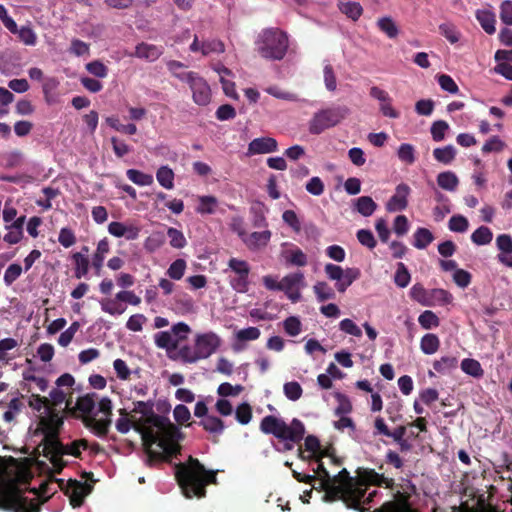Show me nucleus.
Returning <instances> with one entry per match:
<instances>
[{
	"instance_id": "38",
	"label": "nucleus",
	"mask_w": 512,
	"mask_h": 512,
	"mask_svg": "<svg viewBox=\"0 0 512 512\" xmlns=\"http://www.w3.org/2000/svg\"><path fill=\"white\" fill-rule=\"evenodd\" d=\"M421 283H415L410 289V297L423 306H431L430 294Z\"/></svg>"
},
{
	"instance_id": "33",
	"label": "nucleus",
	"mask_w": 512,
	"mask_h": 512,
	"mask_svg": "<svg viewBox=\"0 0 512 512\" xmlns=\"http://www.w3.org/2000/svg\"><path fill=\"white\" fill-rule=\"evenodd\" d=\"M59 86V81L56 77H45L42 83V91L44 99L47 104L51 105L57 102L55 91Z\"/></svg>"
},
{
	"instance_id": "28",
	"label": "nucleus",
	"mask_w": 512,
	"mask_h": 512,
	"mask_svg": "<svg viewBox=\"0 0 512 512\" xmlns=\"http://www.w3.org/2000/svg\"><path fill=\"white\" fill-rule=\"evenodd\" d=\"M437 184L446 191L454 192L459 185V179L455 172L446 170L438 173Z\"/></svg>"
},
{
	"instance_id": "61",
	"label": "nucleus",
	"mask_w": 512,
	"mask_h": 512,
	"mask_svg": "<svg viewBox=\"0 0 512 512\" xmlns=\"http://www.w3.org/2000/svg\"><path fill=\"white\" fill-rule=\"evenodd\" d=\"M340 11L347 17L356 21L362 14V7L358 2H345L339 5Z\"/></svg>"
},
{
	"instance_id": "10",
	"label": "nucleus",
	"mask_w": 512,
	"mask_h": 512,
	"mask_svg": "<svg viewBox=\"0 0 512 512\" xmlns=\"http://www.w3.org/2000/svg\"><path fill=\"white\" fill-rule=\"evenodd\" d=\"M62 425V415L55 409L45 408V413L40 416L37 427V431L43 435L44 450L46 445H51L58 439Z\"/></svg>"
},
{
	"instance_id": "58",
	"label": "nucleus",
	"mask_w": 512,
	"mask_h": 512,
	"mask_svg": "<svg viewBox=\"0 0 512 512\" xmlns=\"http://www.w3.org/2000/svg\"><path fill=\"white\" fill-rule=\"evenodd\" d=\"M468 227L469 222L467 218L460 214L453 215L448 222V228L451 232L465 233Z\"/></svg>"
},
{
	"instance_id": "25",
	"label": "nucleus",
	"mask_w": 512,
	"mask_h": 512,
	"mask_svg": "<svg viewBox=\"0 0 512 512\" xmlns=\"http://www.w3.org/2000/svg\"><path fill=\"white\" fill-rule=\"evenodd\" d=\"M260 337V330L257 327H247L235 333V342L233 350L240 352L245 348L244 343L248 341H255Z\"/></svg>"
},
{
	"instance_id": "26",
	"label": "nucleus",
	"mask_w": 512,
	"mask_h": 512,
	"mask_svg": "<svg viewBox=\"0 0 512 512\" xmlns=\"http://www.w3.org/2000/svg\"><path fill=\"white\" fill-rule=\"evenodd\" d=\"M281 257L286 265L305 267L308 263L307 255L296 246H292L290 249L283 250L281 252Z\"/></svg>"
},
{
	"instance_id": "39",
	"label": "nucleus",
	"mask_w": 512,
	"mask_h": 512,
	"mask_svg": "<svg viewBox=\"0 0 512 512\" xmlns=\"http://www.w3.org/2000/svg\"><path fill=\"white\" fill-rule=\"evenodd\" d=\"M200 425L203 426L207 432L217 435L222 434L225 429L224 422L214 415L206 416V418L200 421Z\"/></svg>"
},
{
	"instance_id": "11",
	"label": "nucleus",
	"mask_w": 512,
	"mask_h": 512,
	"mask_svg": "<svg viewBox=\"0 0 512 512\" xmlns=\"http://www.w3.org/2000/svg\"><path fill=\"white\" fill-rule=\"evenodd\" d=\"M327 277L335 281L338 292H345L347 288L360 276L359 268H342L338 264H327L324 267Z\"/></svg>"
},
{
	"instance_id": "52",
	"label": "nucleus",
	"mask_w": 512,
	"mask_h": 512,
	"mask_svg": "<svg viewBox=\"0 0 512 512\" xmlns=\"http://www.w3.org/2000/svg\"><path fill=\"white\" fill-rule=\"evenodd\" d=\"M283 394L290 401H297L303 395V388L298 381H288L283 384Z\"/></svg>"
},
{
	"instance_id": "1",
	"label": "nucleus",
	"mask_w": 512,
	"mask_h": 512,
	"mask_svg": "<svg viewBox=\"0 0 512 512\" xmlns=\"http://www.w3.org/2000/svg\"><path fill=\"white\" fill-rule=\"evenodd\" d=\"M133 404V411L143 417L137 430L145 447L146 464L152 467L159 462H169L179 452L180 430L169 419L154 413L153 401H136Z\"/></svg>"
},
{
	"instance_id": "53",
	"label": "nucleus",
	"mask_w": 512,
	"mask_h": 512,
	"mask_svg": "<svg viewBox=\"0 0 512 512\" xmlns=\"http://www.w3.org/2000/svg\"><path fill=\"white\" fill-rule=\"evenodd\" d=\"M167 237L169 238L170 246L174 249H183L187 246L185 235L178 229L169 227L167 229Z\"/></svg>"
},
{
	"instance_id": "60",
	"label": "nucleus",
	"mask_w": 512,
	"mask_h": 512,
	"mask_svg": "<svg viewBox=\"0 0 512 512\" xmlns=\"http://www.w3.org/2000/svg\"><path fill=\"white\" fill-rule=\"evenodd\" d=\"M23 404L18 397H14L8 403L7 409L3 414V419L6 422H12L21 412Z\"/></svg>"
},
{
	"instance_id": "9",
	"label": "nucleus",
	"mask_w": 512,
	"mask_h": 512,
	"mask_svg": "<svg viewBox=\"0 0 512 512\" xmlns=\"http://www.w3.org/2000/svg\"><path fill=\"white\" fill-rule=\"evenodd\" d=\"M112 409L113 403L111 398L105 396L99 401V413L103 414V417L97 418V413L86 417L84 425L89 428L99 438H105L109 432L112 424Z\"/></svg>"
},
{
	"instance_id": "62",
	"label": "nucleus",
	"mask_w": 512,
	"mask_h": 512,
	"mask_svg": "<svg viewBox=\"0 0 512 512\" xmlns=\"http://www.w3.org/2000/svg\"><path fill=\"white\" fill-rule=\"evenodd\" d=\"M449 130V124L446 121L438 120L432 123L430 132L435 142H441L445 139V135Z\"/></svg>"
},
{
	"instance_id": "14",
	"label": "nucleus",
	"mask_w": 512,
	"mask_h": 512,
	"mask_svg": "<svg viewBox=\"0 0 512 512\" xmlns=\"http://www.w3.org/2000/svg\"><path fill=\"white\" fill-rule=\"evenodd\" d=\"M306 286L305 275L301 271L292 272L281 278V290L292 303L302 299V289Z\"/></svg>"
},
{
	"instance_id": "48",
	"label": "nucleus",
	"mask_w": 512,
	"mask_h": 512,
	"mask_svg": "<svg viewBox=\"0 0 512 512\" xmlns=\"http://www.w3.org/2000/svg\"><path fill=\"white\" fill-rule=\"evenodd\" d=\"M460 368L464 373L475 378L482 377L484 373L480 362L474 359H463Z\"/></svg>"
},
{
	"instance_id": "3",
	"label": "nucleus",
	"mask_w": 512,
	"mask_h": 512,
	"mask_svg": "<svg viewBox=\"0 0 512 512\" xmlns=\"http://www.w3.org/2000/svg\"><path fill=\"white\" fill-rule=\"evenodd\" d=\"M259 428L262 433L272 435L281 442L280 447L274 446L278 452L293 450L306 434V427L298 418H294L290 423H287L280 417L267 415L262 418Z\"/></svg>"
},
{
	"instance_id": "2",
	"label": "nucleus",
	"mask_w": 512,
	"mask_h": 512,
	"mask_svg": "<svg viewBox=\"0 0 512 512\" xmlns=\"http://www.w3.org/2000/svg\"><path fill=\"white\" fill-rule=\"evenodd\" d=\"M320 488L325 491L323 500L332 502L342 500L347 507L359 508L365 498V485H388V479L371 468H358L357 477H352L346 468L331 476L323 463L316 469Z\"/></svg>"
},
{
	"instance_id": "18",
	"label": "nucleus",
	"mask_w": 512,
	"mask_h": 512,
	"mask_svg": "<svg viewBox=\"0 0 512 512\" xmlns=\"http://www.w3.org/2000/svg\"><path fill=\"white\" fill-rule=\"evenodd\" d=\"M369 95L379 102V110L385 117L397 119L400 117L399 111H396L391 104V96L378 86H372L369 89Z\"/></svg>"
},
{
	"instance_id": "57",
	"label": "nucleus",
	"mask_w": 512,
	"mask_h": 512,
	"mask_svg": "<svg viewBox=\"0 0 512 512\" xmlns=\"http://www.w3.org/2000/svg\"><path fill=\"white\" fill-rule=\"evenodd\" d=\"M418 322L423 329L430 330L438 327L440 320L438 316L431 310H426L420 314Z\"/></svg>"
},
{
	"instance_id": "4",
	"label": "nucleus",
	"mask_w": 512,
	"mask_h": 512,
	"mask_svg": "<svg viewBox=\"0 0 512 512\" xmlns=\"http://www.w3.org/2000/svg\"><path fill=\"white\" fill-rule=\"evenodd\" d=\"M215 470H206L197 459L190 458L187 464H181L176 470V478L184 496L203 497L206 485L217 481Z\"/></svg>"
},
{
	"instance_id": "40",
	"label": "nucleus",
	"mask_w": 512,
	"mask_h": 512,
	"mask_svg": "<svg viewBox=\"0 0 512 512\" xmlns=\"http://www.w3.org/2000/svg\"><path fill=\"white\" fill-rule=\"evenodd\" d=\"M74 264V276L83 278L89 272V259L83 253H74L72 255Z\"/></svg>"
},
{
	"instance_id": "37",
	"label": "nucleus",
	"mask_w": 512,
	"mask_h": 512,
	"mask_svg": "<svg viewBox=\"0 0 512 512\" xmlns=\"http://www.w3.org/2000/svg\"><path fill=\"white\" fill-rule=\"evenodd\" d=\"M470 239L477 246H485L493 241V232L486 226H480L471 234Z\"/></svg>"
},
{
	"instance_id": "63",
	"label": "nucleus",
	"mask_w": 512,
	"mask_h": 512,
	"mask_svg": "<svg viewBox=\"0 0 512 512\" xmlns=\"http://www.w3.org/2000/svg\"><path fill=\"white\" fill-rule=\"evenodd\" d=\"M235 418L242 425H247L252 418L251 406L247 402L239 404L235 410Z\"/></svg>"
},
{
	"instance_id": "8",
	"label": "nucleus",
	"mask_w": 512,
	"mask_h": 512,
	"mask_svg": "<svg viewBox=\"0 0 512 512\" xmlns=\"http://www.w3.org/2000/svg\"><path fill=\"white\" fill-rule=\"evenodd\" d=\"M87 450V442L82 440H75L70 444H63L57 439L51 445H46V455L49 456L52 466L60 471L65 463L63 462L64 456H71L79 458L82 451Z\"/></svg>"
},
{
	"instance_id": "27",
	"label": "nucleus",
	"mask_w": 512,
	"mask_h": 512,
	"mask_svg": "<svg viewBox=\"0 0 512 512\" xmlns=\"http://www.w3.org/2000/svg\"><path fill=\"white\" fill-rule=\"evenodd\" d=\"M475 17L486 34H495V13L493 11L478 9L475 12Z\"/></svg>"
},
{
	"instance_id": "49",
	"label": "nucleus",
	"mask_w": 512,
	"mask_h": 512,
	"mask_svg": "<svg viewBox=\"0 0 512 512\" xmlns=\"http://www.w3.org/2000/svg\"><path fill=\"white\" fill-rule=\"evenodd\" d=\"M313 289L319 302H324L335 297L333 288L325 281H318Z\"/></svg>"
},
{
	"instance_id": "35",
	"label": "nucleus",
	"mask_w": 512,
	"mask_h": 512,
	"mask_svg": "<svg viewBox=\"0 0 512 512\" xmlns=\"http://www.w3.org/2000/svg\"><path fill=\"white\" fill-rule=\"evenodd\" d=\"M434 241V235L427 229L420 227L414 233L413 245L416 249L424 250Z\"/></svg>"
},
{
	"instance_id": "5",
	"label": "nucleus",
	"mask_w": 512,
	"mask_h": 512,
	"mask_svg": "<svg viewBox=\"0 0 512 512\" xmlns=\"http://www.w3.org/2000/svg\"><path fill=\"white\" fill-rule=\"evenodd\" d=\"M222 346L221 337L213 332L199 333L195 337L194 347L184 345L178 350V357L184 363H198L209 359Z\"/></svg>"
},
{
	"instance_id": "55",
	"label": "nucleus",
	"mask_w": 512,
	"mask_h": 512,
	"mask_svg": "<svg viewBox=\"0 0 512 512\" xmlns=\"http://www.w3.org/2000/svg\"><path fill=\"white\" fill-rule=\"evenodd\" d=\"M165 242L164 235L161 232H154L150 236H148L144 241V249L146 252L154 253Z\"/></svg>"
},
{
	"instance_id": "36",
	"label": "nucleus",
	"mask_w": 512,
	"mask_h": 512,
	"mask_svg": "<svg viewBox=\"0 0 512 512\" xmlns=\"http://www.w3.org/2000/svg\"><path fill=\"white\" fill-rule=\"evenodd\" d=\"M433 157L443 165H450L456 157V149L452 145L436 148L433 151Z\"/></svg>"
},
{
	"instance_id": "16",
	"label": "nucleus",
	"mask_w": 512,
	"mask_h": 512,
	"mask_svg": "<svg viewBox=\"0 0 512 512\" xmlns=\"http://www.w3.org/2000/svg\"><path fill=\"white\" fill-rule=\"evenodd\" d=\"M7 507L13 512H39V504L33 500L28 499L19 492H11L5 498Z\"/></svg>"
},
{
	"instance_id": "59",
	"label": "nucleus",
	"mask_w": 512,
	"mask_h": 512,
	"mask_svg": "<svg viewBox=\"0 0 512 512\" xmlns=\"http://www.w3.org/2000/svg\"><path fill=\"white\" fill-rule=\"evenodd\" d=\"M323 76L326 89L334 92L337 89V79L334 68L329 62L324 63Z\"/></svg>"
},
{
	"instance_id": "20",
	"label": "nucleus",
	"mask_w": 512,
	"mask_h": 512,
	"mask_svg": "<svg viewBox=\"0 0 512 512\" xmlns=\"http://www.w3.org/2000/svg\"><path fill=\"white\" fill-rule=\"evenodd\" d=\"M278 150L277 141L271 137H260L253 139L248 144L247 156L264 155L274 153Z\"/></svg>"
},
{
	"instance_id": "24",
	"label": "nucleus",
	"mask_w": 512,
	"mask_h": 512,
	"mask_svg": "<svg viewBox=\"0 0 512 512\" xmlns=\"http://www.w3.org/2000/svg\"><path fill=\"white\" fill-rule=\"evenodd\" d=\"M99 394L96 392L86 393L80 396L76 401V408L79 412L86 415L95 414V410L99 411Z\"/></svg>"
},
{
	"instance_id": "41",
	"label": "nucleus",
	"mask_w": 512,
	"mask_h": 512,
	"mask_svg": "<svg viewBox=\"0 0 512 512\" xmlns=\"http://www.w3.org/2000/svg\"><path fill=\"white\" fill-rule=\"evenodd\" d=\"M411 282V273L404 262L396 264V272H394V284L399 288L407 287Z\"/></svg>"
},
{
	"instance_id": "7",
	"label": "nucleus",
	"mask_w": 512,
	"mask_h": 512,
	"mask_svg": "<svg viewBox=\"0 0 512 512\" xmlns=\"http://www.w3.org/2000/svg\"><path fill=\"white\" fill-rule=\"evenodd\" d=\"M351 111L346 105H334L316 111L308 123V130L312 135H320L328 129L334 128L345 120Z\"/></svg>"
},
{
	"instance_id": "19",
	"label": "nucleus",
	"mask_w": 512,
	"mask_h": 512,
	"mask_svg": "<svg viewBox=\"0 0 512 512\" xmlns=\"http://www.w3.org/2000/svg\"><path fill=\"white\" fill-rule=\"evenodd\" d=\"M91 491V485L76 480H70L66 493L69 496L70 504L73 507H79L83 504L86 495H89Z\"/></svg>"
},
{
	"instance_id": "46",
	"label": "nucleus",
	"mask_w": 512,
	"mask_h": 512,
	"mask_svg": "<svg viewBox=\"0 0 512 512\" xmlns=\"http://www.w3.org/2000/svg\"><path fill=\"white\" fill-rule=\"evenodd\" d=\"M225 52V45L219 39H211L202 42L201 54L203 56H209L211 54H222Z\"/></svg>"
},
{
	"instance_id": "31",
	"label": "nucleus",
	"mask_w": 512,
	"mask_h": 512,
	"mask_svg": "<svg viewBox=\"0 0 512 512\" xmlns=\"http://www.w3.org/2000/svg\"><path fill=\"white\" fill-rule=\"evenodd\" d=\"M199 204L196 207L197 213L201 215H211L214 214L219 205V201L215 196L212 195H202L198 198Z\"/></svg>"
},
{
	"instance_id": "30",
	"label": "nucleus",
	"mask_w": 512,
	"mask_h": 512,
	"mask_svg": "<svg viewBox=\"0 0 512 512\" xmlns=\"http://www.w3.org/2000/svg\"><path fill=\"white\" fill-rule=\"evenodd\" d=\"M353 206L354 210L357 211L363 217L371 216L377 208V204L370 196L358 197L354 201Z\"/></svg>"
},
{
	"instance_id": "43",
	"label": "nucleus",
	"mask_w": 512,
	"mask_h": 512,
	"mask_svg": "<svg viewBox=\"0 0 512 512\" xmlns=\"http://www.w3.org/2000/svg\"><path fill=\"white\" fill-rule=\"evenodd\" d=\"M126 175L130 181L138 186H149L154 181L152 174L145 173L141 170H135V168H130L126 171Z\"/></svg>"
},
{
	"instance_id": "64",
	"label": "nucleus",
	"mask_w": 512,
	"mask_h": 512,
	"mask_svg": "<svg viewBox=\"0 0 512 512\" xmlns=\"http://www.w3.org/2000/svg\"><path fill=\"white\" fill-rule=\"evenodd\" d=\"M456 367L457 359L455 357H442L440 360L433 363V368L438 373H446V371H450V369H455Z\"/></svg>"
},
{
	"instance_id": "21",
	"label": "nucleus",
	"mask_w": 512,
	"mask_h": 512,
	"mask_svg": "<svg viewBox=\"0 0 512 512\" xmlns=\"http://www.w3.org/2000/svg\"><path fill=\"white\" fill-rule=\"evenodd\" d=\"M272 233L270 230L265 229L260 232L247 233L243 239V244L252 252H257L264 249L270 242Z\"/></svg>"
},
{
	"instance_id": "15",
	"label": "nucleus",
	"mask_w": 512,
	"mask_h": 512,
	"mask_svg": "<svg viewBox=\"0 0 512 512\" xmlns=\"http://www.w3.org/2000/svg\"><path fill=\"white\" fill-rule=\"evenodd\" d=\"M411 191V187L407 183L398 184L392 197L385 204L386 210L388 212L404 211L408 207Z\"/></svg>"
},
{
	"instance_id": "13",
	"label": "nucleus",
	"mask_w": 512,
	"mask_h": 512,
	"mask_svg": "<svg viewBox=\"0 0 512 512\" xmlns=\"http://www.w3.org/2000/svg\"><path fill=\"white\" fill-rule=\"evenodd\" d=\"M229 269L234 273L229 278L231 287L239 292L245 293L249 288V272L250 266L247 261L231 258L228 262Z\"/></svg>"
},
{
	"instance_id": "50",
	"label": "nucleus",
	"mask_w": 512,
	"mask_h": 512,
	"mask_svg": "<svg viewBox=\"0 0 512 512\" xmlns=\"http://www.w3.org/2000/svg\"><path fill=\"white\" fill-rule=\"evenodd\" d=\"M377 26L388 38L394 39L399 35V29L395 21L390 17H382L377 21Z\"/></svg>"
},
{
	"instance_id": "32",
	"label": "nucleus",
	"mask_w": 512,
	"mask_h": 512,
	"mask_svg": "<svg viewBox=\"0 0 512 512\" xmlns=\"http://www.w3.org/2000/svg\"><path fill=\"white\" fill-rule=\"evenodd\" d=\"M19 346V342L14 338H4L0 340V363L8 365L14 356L10 352Z\"/></svg>"
},
{
	"instance_id": "54",
	"label": "nucleus",
	"mask_w": 512,
	"mask_h": 512,
	"mask_svg": "<svg viewBox=\"0 0 512 512\" xmlns=\"http://www.w3.org/2000/svg\"><path fill=\"white\" fill-rule=\"evenodd\" d=\"M396 155L403 163L407 165H413L416 161V152L413 145L404 143L400 145L398 151H396Z\"/></svg>"
},
{
	"instance_id": "45",
	"label": "nucleus",
	"mask_w": 512,
	"mask_h": 512,
	"mask_svg": "<svg viewBox=\"0 0 512 512\" xmlns=\"http://www.w3.org/2000/svg\"><path fill=\"white\" fill-rule=\"evenodd\" d=\"M440 346L439 338L435 334H426L422 337L420 347L424 354H435Z\"/></svg>"
},
{
	"instance_id": "34",
	"label": "nucleus",
	"mask_w": 512,
	"mask_h": 512,
	"mask_svg": "<svg viewBox=\"0 0 512 512\" xmlns=\"http://www.w3.org/2000/svg\"><path fill=\"white\" fill-rule=\"evenodd\" d=\"M154 343L157 348L168 351L176 349L178 340L169 331H160L154 335Z\"/></svg>"
},
{
	"instance_id": "6",
	"label": "nucleus",
	"mask_w": 512,
	"mask_h": 512,
	"mask_svg": "<svg viewBox=\"0 0 512 512\" xmlns=\"http://www.w3.org/2000/svg\"><path fill=\"white\" fill-rule=\"evenodd\" d=\"M255 47L263 59L280 61L289 49V36L278 28H266L258 34Z\"/></svg>"
},
{
	"instance_id": "47",
	"label": "nucleus",
	"mask_w": 512,
	"mask_h": 512,
	"mask_svg": "<svg viewBox=\"0 0 512 512\" xmlns=\"http://www.w3.org/2000/svg\"><path fill=\"white\" fill-rule=\"evenodd\" d=\"M118 301L119 300H117L116 298L101 300L100 305L102 311L112 316L122 315L126 311V306L118 303Z\"/></svg>"
},
{
	"instance_id": "44",
	"label": "nucleus",
	"mask_w": 512,
	"mask_h": 512,
	"mask_svg": "<svg viewBox=\"0 0 512 512\" xmlns=\"http://www.w3.org/2000/svg\"><path fill=\"white\" fill-rule=\"evenodd\" d=\"M431 306H443L450 304L453 300L452 294L443 288H434L429 291Z\"/></svg>"
},
{
	"instance_id": "56",
	"label": "nucleus",
	"mask_w": 512,
	"mask_h": 512,
	"mask_svg": "<svg viewBox=\"0 0 512 512\" xmlns=\"http://www.w3.org/2000/svg\"><path fill=\"white\" fill-rule=\"evenodd\" d=\"M186 269L187 262L182 259H177L168 266L166 274L173 280H179L185 275Z\"/></svg>"
},
{
	"instance_id": "17",
	"label": "nucleus",
	"mask_w": 512,
	"mask_h": 512,
	"mask_svg": "<svg viewBox=\"0 0 512 512\" xmlns=\"http://www.w3.org/2000/svg\"><path fill=\"white\" fill-rule=\"evenodd\" d=\"M141 228L133 222L113 221L108 225V232L116 238H125L128 241L138 239Z\"/></svg>"
},
{
	"instance_id": "23",
	"label": "nucleus",
	"mask_w": 512,
	"mask_h": 512,
	"mask_svg": "<svg viewBox=\"0 0 512 512\" xmlns=\"http://www.w3.org/2000/svg\"><path fill=\"white\" fill-rule=\"evenodd\" d=\"M162 54L163 49L161 47L142 42L135 47V52L130 56L152 63V61H157Z\"/></svg>"
},
{
	"instance_id": "12",
	"label": "nucleus",
	"mask_w": 512,
	"mask_h": 512,
	"mask_svg": "<svg viewBox=\"0 0 512 512\" xmlns=\"http://www.w3.org/2000/svg\"><path fill=\"white\" fill-rule=\"evenodd\" d=\"M184 78L192 90V100L200 106L208 105L211 102L212 94L211 87L205 78L195 71H188Z\"/></svg>"
},
{
	"instance_id": "29",
	"label": "nucleus",
	"mask_w": 512,
	"mask_h": 512,
	"mask_svg": "<svg viewBox=\"0 0 512 512\" xmlns=\"http://www.w3.org/2000/svg\"><path fill=\"white\" fill-rule=\"evenodd\" d=\"M109 251H110V245H109V241L107 240V238L100 240L98 243V246H97V250L92 258V265L98 275H100V273L102 271L105 257L109 253Z\"/></svg>"
},
{
	"instance_id": "22",
	"label": "nucleus",
	"mask_w": 512,
	"mask_h": 512,
	"mask_svg": "<svg viewBox=\"0 0 512 512\" xmlns=\"http://www.w3.org/2000/svg\"><path fill=\"white\" fill-rule=\"evenodd\" d=\"M496 248L500 251L498 261L507 267H512V237L508 234L498 235Z\"/></svg>"
},
{
	"instance_id": "42",
	"label": "nucleus",
	"mask_w": 512,
	"mask_h": 512,
	"mask_svg": "<svg viewBox=\"0 0 512 512\" xmlns=\"http://www.w3.org/2000/svg\"><path fill=\"white\" fill-rule=\"evenodd\" d=\"M156 180L165 189L174 187V172L168 166H159L156 170Z\"/></svg>"
},
{
	"instance_id": "51",
	"label": "nucleus",
	"mask_w": 512,
	"mask_h": 512,
	"mask_svg": "<svg viewBox=\"0 0 512 512\" xmlns=\"http://www.w3.org/2000/svg\"><path fill=\"white\" fill-rule=\"evenodd\" d=\"M283 330L290 337H297L302 332V323L299 317L290 316L282 323Z\"/></svg>"
}]
</instances>
